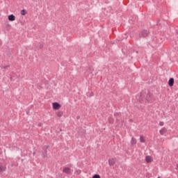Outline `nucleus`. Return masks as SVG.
<instances>
[{"instance_id": "1", "label": "nucleus", "mask_w": 178, "mask_h": 178, "mask_svg": "<svg viewBox=\"0 0 178 178\" xmlns=\"http://www.w3.org/2000/svg\"><path fill=\"white\" fill-rule=\"evenodd\" d=\"M140 101H144V99H145V101H147L148 104L152 102V97H151V92H148L147 93L145 92H140Z\"/></svg>"}, {"instance_id": "2", "label": "nucleus", "mask_w": 178, "mask_h": 178, "mask_svg": "<svg viewBox=\"0 0 178 178\" xmlns=\"http://www.w3.org/2000/svg\"><path fill=\"white\" fill-rule=\"evenodd\" d=\"M149 35V31L143 30L139 33V38H146Z\"/></svg>"}, {"instance_id": "3", "label": "nucleus", "mask_w": 178, "mask_h": 178, "mask_svg": "<svg viewBox=\"0 0 178 178\" xmlns=\"http://www.w3.org/2000/svg\"><path fill=\"white\" fill-rule=\"evenodd\" d=\"M52 105H53V109H54L55 111H58V109H60V107L62 106L58 102H54Z\"/></svg>"}, {"instance_id": "4", "label": "nucleus", "mask_w": 178, "mask_h": 178, "mask_svg": "<svg viewBox=\"0 0 178 178\" xmlns=\"http://www.w3.org/2000/svg\"><path fill=\"white\" fill-rule=\"evenodd\" d=\"M3 172H6V165L0 163V173L2 174Z\"/></svg>"}, {"instance_id": "5", "label": "nucleus", "mask_w": 178, "mask_h": 178, "mask_svg": "<svg viewBox=\"0 0 178 178\" xmlns=\"http://www.w3.org/2000/svg\"><path fill=\"white\" fill-rule=\"evenodd\" d=\"M63 173H65L66 175H71L72 174V169L69 167H65L63 170Z\"/></svg>"}, {"instance_id": "6", "label": "nucleus", "mask_w": 178, "mask_h": 178, "mask_svg": "<svg viewBox=\"0 0 178 178\" xmlns=\"http://www.w3.org/2000/svg\"><path fill=\"white\" fill-rule=\"evenodd\" d=\"M116 163V159H110L108 160V164L110 166H113V165H115Z\"/></svg>"}, {"instance_id": "7", "label": "nucleus", "mask_w": 178, "mask_h": 178, "mask_svg": "<svg viewBox=\"0 0 178 178\" xmlns=\"http://www.w3.org/2000/svg\"><path fill=\"white\" fill-rule=\"evenodd\" d=\"M8 20L9 22H15V20H16V17L13 14H11L8 15Z\"/></svg>"}, {"instance_id": "8", "label": "nucleus", "mask_w": 178, "mask_h": 178, "mask_svg": "<svg viewBox=\"0 0 178 178\" xmlns=\"http://www.w3.org/2000/svg\"><path fill=\"white\" fill-rule=\"evenodd\" d=\"M174 84H175V79L170 78L168 81V86L170 87H173Z\"/></svg>"}, {"instance_id": "9", "label": "nucleus", "mask_w": 178, "mask_h": 178, "mask_svg": "<svg viewBox=\"0 0 178 178\" xmlns=\"http://www.w3.org/2000/svg\"><path fill=\"white\" fill-rule=\"evenodd\" d=\"M145 161L147 163H151V162H152V157H151V156H146Z\"/></svg>"}, {"instance_id": "10", "label": "nucleus", "mask_w": 178, "mask_h": 178, "mask_svg": "<svg viewBox=\"0 0 178 178\" xmlns=\"http://www.w3.org/2000/svg\"><path fill=\"white\" fill-rule=\"evenodd\" d=\"M168 131V129L165 128V127H163L162 128L161 130H160V134L161 136H163V134H166V132Z\"/></svg>"}, {"instance_id": "11", "label": "nucleus", "mask_w": 178, "mask_h": 178, "mask_svg": "<svg viewBox=\"0 0 178 178\" xmlns=\"http://www.w3.org/2000/svg\"><path fill=\"white\" fill-rule=\"evenodd\" d=\"M131 144V145H134L137 144V140H136V138H132Z\"/></svg>"}, {"instance_id": "12", "label": "nucleus", "mask_w": 178, "mask_h": 178, "mask_svg": "<svg viewBox=\"0 0 178 178\" xmlns=\"http://www.w3.org/2000/svg\"><path fill=\"white\" fill-rule=\"evenodd\" d=\"M115 122V120H113V118H112V117H109L108 118V122L111 124H113V122Z\"/></svg>"}, {"instance_id": "13", "label": "nucleus", "mask_w": 178, "mask_h": 178, "mask_svg": "<svg viewBox=\"0 0 178 178\" xmlns=\"http://www.w3.org/2000/svg\"><path fill=\"white\" fill-rule=\"evenodd\" d=\"M21 15H22V16H26V15H27V11L26 10H21Z\"/></svg>"}, {"instance_id": "14", "label": "nucleus", "mask_w": 178, "mask_h": 178, "mask_svg": "<svg viewBox=\"0 0 178 178\" xmlns=\"http://www.w3.org/2000/svg\"><path fill=\"white\" fill-rule=\"evenodd\" d=\"M56 115L58 118H62V115H63V113L62 111H58L56 113Z\"/></svg>"}, {"instance_id": "15", "label": "nucleus", "mask_w": 178, "mask_h": 178, "mask_svg": "<svg viewBox=\"0 0 178 178\" xmlns=\"http://www.w3.org/2000/svg\"><path fill=\"white\" fill-rule=\"evenodd\" d=\"M47 152L48 151H47V149L44 150V152L42 153V155H43V158H47L48 156H47Z\"/></svg>"}, {"instance_id": "16", "label": "nucleus", "mask_w": 178, "mask_h": 178, "mask_svg": "<svg viewBox=\"0 0 178 178\" xmlns=\"http://www.w3.org/2000/svg\"><path fill=\"white\" fill-rule=\"evenodd\" d=\"M92 178H101V175L96 174V175H94Z\"/></svg>"}, {"instance_id": "17", "label": "nucleus", "mask_w": 178, "mask_h": 178, "mask_svg": "<svg viewBox=\"0 0 178 178\" xmlns=\"http://www.w3.org/2000/svg\"><path fill=\"white\" fill-rule=\"evenodd\" d=\"M140 143H145V140L144 137L140 136Z\"/></svg>"}, {"instance_id": "18", "label": "nucleus", "mask_w": 178, "mask_h": 178, "mask_svg": "<svg viewBox=\"0 0 178 178\" xmlns=\"http://www.w3.org/2000/svg\"><path fill=\"white\" fill-rule=\"evenodd\" d=\"M39 48H40V49H42V48H44V44L42 43H40Z\"/></svg>"}, {"instance_id": "19", "label": "nucleus", "mask_w": 178, "mask_h": 178, "mask_svg": "<svg viewBox=\"0 0 178 178\" xmlns=\"http://www.w3.org/2000/svg\"><path fill=\"white\" fill-rule=\"evenodd\" d=\"M114 116L115 118H118V116H120V114L119 113H115Z\"/></svg>"}, {"instance_id": "20", "label": "nucleus", "mask_w": 178, "mask_h": 178, "mask_svg": "<svg viewBox=\"0 0 178 178\" xmlns=\"http://www.w3.org/2000/svg\"><path fill=\"white\" fill-rule=\"evenodd\" d=\"M163 124H165V122H159V126H163Z\"/></svg>"}, {"instance_id": "21", "label": "nucleus", "mask_w": 178, "mask_h": 178, "mask_svg": "<svg viewBox=\"0 0 178 178\" xmlns=\"http://www.w3.org/2000/svg\"><path fill=\"white\" fill-rule=\"evenodd\" d=\"M89 97H94V92H91V93H90Z\"/></svg>"}, {"instance_id": "22", "label": "nucleus", "mask_w": 178, "mask_h": 178, "mask_svg": "<svg viewBox=\"0 0 178 178\" xmlns=\"http://www.w3.org/2000/svg\"><path fill=\"white\" fill-rule=\"evenodd\" d=\"M119 122H120V120H119V118H116V123H119Z\"/></svg>"}, {"instance_id": "23", "label": "nucleus", "mask_w": 178, "mask_h": 178, "mask_svg": "<svg viewBox=\"0 0 178 178\" xmlns=\"http://www.w3.org/2000/svg\"><path fill=\"white\" fill-rule=\"evenodd\" d=\"M6 67H9V65H6L3 67V69H6Z\"/></svg>"}, {"instance_id": "24", "label": "nucleus", "mask_w": 178, "mask_h": 178, "mask_svg": "<svg viewBox=\"0 0 178 178\" xmlns=\"http://www.w3.org/2000/svg\"><path fill=\"white\" fill-rule=\"evenodd\" d=\"M46 148H47V149L49 148V145H47V146H46Z\"/></svg>"}, {"instance_id": "25", "label": "nucleus", "mask_w": 178, "mask_h": 178, "mask_svg": "<svg viewBox=\"0 0 178 178\" xmlns=\"http://www.w3.org/2000/svg\"><path fill=\"white\" fill-rule=\"evenodd\" d=\"M136 54H138V51H136Z\"/></svg>"}, {"instance_id": "26", "label": "nucleus", "mask_w": 178, "mask_h": 178, "mask_svg": "<svg viewBox=\"0 0 178 178\" xmlns=\"http://www.w3.org/2000/svg\"><path fill=\"white\" fill-rule=\"evenodd\" d=\"M33 155H35V152H33Z\"/></svg>"}]
</instances>
